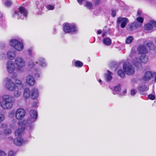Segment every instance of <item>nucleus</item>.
Here are the masks:
<instances>
[{
    "label": "nucleus",
    "instance_id": "bb28decb",
    "mask_svg": "<svg viewBox=\"0 0 156 156\" xmlns=\"http://www.w3.org/2000/svg\"><path fill=\"white\" fill-rule=\"evenodd\" d=\"M118 75L121 77L123 78L125 76V73L122 69H119L117 72Z\"/></svg>",
    "mask_w": 156,
    "mask_h": 156
},
{
    "label": "nucleus",
    "instance_id": "de8ad7c7",
    "mask_svg": "<svg viewBox=\"0 0 156 156\" xmlns=\"http://www.w3.org/2000/svg\"><path fill=\"white\" fill-rule=\"evenodd\" d=\"M116 15V12L115 11L112 10V17H114Z\"/></svg>",
    "mask_w": 156,
    "mask_h": 156
},
{
    "label": "nucleus",
    "instance_id": "79ce46f5",
    "mask_svg": "<svg viewBox=\"0 0 156 156\" xmlns=\"http://www.w3.org/2000/svg\"><path fill=\"white\" fill-rule=\"evenodd\" d=\"M47 8L49 10H52L54 9V7L53 5H48L47 6Z\"/></svg>",
    "mask_w": 156,
    "mask_h": 156
},
{
    "label": "nucleus",
    "instance_id": "4468645a",
    "mask_svg": "<svg viewBox=\"0 0 156 156\" xmlns=\"http://www.w3.org/2000/svg\"><path fill=\"white\" fill-rule=\"evenodd\" d=\"M6 68L8 73H12L15 69V66L13 62L11 61H8L6 64Z\"/></svg>",
    "mask_w": 156,
    "mask_h": 156
},
{
    "label": "nucleus",
    "instance_id": "4c0bfd02",
    "mask_svg": "<svg viewBox=\"0 0 156 156\" xmlns=\"http://www.w3.org/2000/svg\"><path fill=\"white\" fill-rule=\"evenodd\" d=\"M15 112L13 110L11 111L9 113V117L12 118L15 116Z\"/></svg>",
    "mask_w": 156,
    "mask_h": 156
},
{
    "label": "nucleus",
    "instance_id": "338daca9",
    "mask_svg": "<svg viewBox=\"0 0 156 156\" xmlns=\"http://www.w3.org/2000/svg\"><path fill=\"white\" fill-rule=\"evenodd\" d=\"M113 94H115V93H114Z\"/></svg>",
    "mask_w": 156,
    "mask_h": 156
},
{
    "label": "nucleus",
    "instance_id": "8fccbe9b",
    "mask_svg": "<svg viewBox=\"0 0 156 156\" xmlns=\"http://www.w3.org/2000/svg\"><path fill=\"white\" fill-rule=\"evenodd\" d=\"M126 93V90H123V93H121L120 94L121 95H123L125 94Z\"/></svg>",
    "mask_w": 156,
    "mask_h": 156
},
{
    "label": "nucleus",
    "instance_id": "864d4df0",
    "mask_svg": "<svg viewBox=\"0 0 156 156\" xmlns=\"http://www.w3.org/2000/svg\"><path fill=\"white\" fill-rule=\"evenodd\" d=\"M141 12L140 11H138L137 12V15L140 16L141 15Z\"/></svg>",
    "mask_w": 156,
    "mask_h": 156
},
{
    "label": "nucleus",
    "instance_id": "3c124183",
    "mask_svg": "<svg viewBox=\"0 0 156 156\" xmlns=\"http://www.w3.org/2000/svg\"><path fill=\"white\" fill-rule=\"evenodd\" d=\"M1 126L4 128L7 127V125L5 124H2L1 125Z\"/></svg>",
    "mask_w": 156,
    "mask_h": 156
},
{
    "label": "nucleus",
    "instance_id": "393cba45",
    "mask_svg": "<svg viewBox=\"0 0 156 156\" xmlns=\"http://www.w3.org/2000/svg\"><path fill=\"white\" fill-rule=\"evenodd\" d=\"M148 87L145 85H142L139 86L138 90L141 92H144L148 90Z\"/></svg>",
    "mask_w": 156,
    "mask_h": 156
},
{
    "label": "nucleus",
    "instance_id": "680f3d73",
    "mask_svg": "<svg viewBox=\"0 0 156 156\" xmlns=\"http://www.w3.org/2000/svg\"><path fill=\"white\" fill-rule=\"evenodd\" d=\"M12 137H10V138H9V139L10 140H12Z\"/></svg>",
    "mask_w": 156,
    "mask_h": 156
},
{
    "label": "nucleus",
    "instance_id": "f704fd0d",
    "mask_svg": "<svg viewBox=\"0 0 156 156\" xmlns=\"http://www.w3.org/2000/svg\"><path fill=\"white\" fill-rule=\"evenodd\" d=\"M136 53L135 49L133 48L131 50L130 56L131 57H133L135 56Z\"/></svg>",
    "mask_w": 156,
    "mask_h": 156
},
{
    "label": "nucleus",
    "instance_id": "20e7f679",
    "mask_svg": "<svg viewBox=\"0 0 156 156\" xmlns=\"http://www.w3.org/2000/svg\"><path fill=\"white\" fill-rule=\"evenodd\" d=\"M29 114L30 117V119L28 120H24L27 121V124H28V126L30 129H33L34 127L33 123L36 120L37 117V112L34 110H31L30 111Z\"/></svg>",
    "mask_w": 156,
    "mask_h": 156
},
{
    "label": "nucleus",
    "instance_id": "0e129e2a",
    "mask_svg": "<svg viewBox=\"0 0 156 156\" xmlns=\"http://www.w3.org/2000/svg\"><path fill=\"white\" fill-rule=\"evenodd\" d=\"M150 44L151 46L153 45L152 44Z\"/></svg>",
    "mask_w": 156,
    "mask_h": 156
},
{
    "label": "nucleus",
    "instance_id": "49530a36",
    "mask_svg": "<svg viewBox=\"0 0 156 156\" xmlns=\"http://www.w3.org/2000/svg\"><path fill=\"white\" fill-rule=\"evenodd\" d=\"M37 101H34L32 104V106L33 107H36L37 106Z\"/></svg>",
    "mask_w": 156,
    "mask_h": 156
},
{
    "label": "nucleus",
    "instance_id": "473e14b6",
    "mask_svg": "<svg viewBox=\"0 0 156 156\" xmlns=\"http://www.w3.org/2000/svg\"><path fill=\"white\" fill-rule=\"evenodd\" d=\"M21 92L19 90H16L14 93V96L15 97L18 98L21 95Z\"/></svg>",
    "mask_w": 156,
    "mask_h": 156
},
{
    "label": "nucleus",
    "instance_id": "423d86ee",
    "mask_svg": "<svg viewBox=\"0 0 156 156\" xmlns=\"http://www.w3.org/2000/svg\"><path fill=\"white\" fill-rule=\"evenodd\" d=\"M27 12L26 10L23 7H20L19 8V12L15 11L13 14V16L15 17L16 16H17L18 19H23L24 17H26L27 16Z\"/></svg>",
    "mask_w": 156,
    "mask_h": 156
},
{
    "label": "nucleus",
    "instance_id": "f03ea898",
    "mask_svg": "<svg viewBox=\"0 0 156 156\" xmlns=\"http://www.w3.org/2000/svg\"><path fill=\"white\" fill-rule=\"evenodd\" d=\"M2 100L0 102L1 107L4 109H9L12 108L14 102L13 97L9 95H5L2 97Z\"/></svg>",
    "mask_w": 156,
    "mask_h": 156
},
{
    "label": "nucleus",
    "instance_id": "58836bf2",
    "mask_svg": "<svg viewBox=\"0 0 156 156\" xmlns=\"http://www.w3.org/2000/svg\"><path fill=\"white\" fill-rule=\"evenodd\" d=\"M5 119V117L4 115L0 114V122H3Z\"/></svg>",
    "mask_w": 156,
    "mask_h": 156
},
{
    "label": "nucleus",
    "instance_id": "a19ab883",
    "mask_svg": "<svg viewBox=\"0 0 156 156\" xmlns=\"http://www.w3.org/2000/svg\"><path fill=\"white\" fill-rule=\"evenodd\" d=\"M150 23L151 25H152V28L153 27H156V22L154 21L151 20L150 22Z\"/></svg>",
    "mask_w": 156,
    "mask_h": 156
},
{
    "label": "nucleus",
    "instance_id": "f257e3e1",
    "mask_svg": "<svg viewBox=\"0 0 156 156\" xmlns=\"http://www.w3.org/2000/svg\"><path fill=\"white\" fill-rule=\"evenodd\" d=\"M5 87L9 90L13 91L16 89V87L18 89L23 87V85L21 82L19 80H16V84L10 78H6L4 80Z\"/></svg>",
    "mask_w": 156,
    "mask_h": 156
},
{
    "label": "nucleus",
    "instance_id": "6ab92c4d",
    "mask_svg": "<svg viewBox=\"0 0 156 156\" xmlns=\"http://www.w3.org/2000/svg\"><path fill=\"white\" fill-rule=\"evenodd\" d=\"M31 96L33 99L37 98L39 96V91L37 89L33 88L31 91Z\"/></svg>",
    "mask_w": 156,
    "mask_h": 156
},
{
    "label": "nucleus",
    "instance_id": "603ef678",
    "mask_svg": "<svg viewBox=\"0 0 156 156\" xmlns=\"http://www.w3.org/2000/svg\"><path fill=\"white\" fill-rule=\"evenodd\" d=\"M139 24L137 22H136V24L134 25V26H135V29L137 27L139 26Z\"/></svg>",
    "mask_w": 156,
    "mask_h": 156
},
{
    "label": "nucleus",
    "instance_id": "c9c22d12",
    "mask_svg": "<svg viewBox=\"0 0 156 156\" xmlns=\"http://www.w3.org/2000/svg\"><path fill=\"white\" fill-rule=\"evenodd\" d=\"M136 24V22H134L131 23L129 25V28L133 30L135 29V26H134Z\"/></svg>",
    "mask_w": 156,
    "mask_h": 156
},
{
    "label": "nucleus",
    "instance_id": "c85d7f7f",
    "mask_svg": "<svg viewBox=\"0 0 156 156\" xmlns=\"http://www.w3.org/2000/svg\"><path fill=\"white\" fill-rule=\"evenodd\" d=\"M133 40V37L132 36H129L126 39V43L127 44L130 43Z\"/></svg>",
    "mask_w": 156,
    "mask_h": 156
},
{
    "label": "nucleus",
    "instance_id": "5fc2aeb1",
    "mask_svg": "<svg viewBox=\"0 0 156 156\" xmlns=\"http://www.w3.org/2000/svg\"><path fill=\"white\" fill-rule=\"evenodd\" d=\"M99 3V0H95V4L96 5L98 4Z\"/></svg>",
    "mask_w": 156,
    "mask_h": 156
},
{
    "label": "nucleus",
    "instance_id": "e2e57ef3",
    "mask_svg": "<svg viewBox=\"0 0 156 156\" xmlns=\"http://www.w3.org/2000/svg\"><path fill=\"white\" fill-rule=\"evenodd\" d=\"M99 83H101V80H100L99 81Z\"/></svg>",
    "mask_w": 156,
    "mask_h": 156
},
{
    "label": "nucleus",
    "instance_id": "7ed1b4c3",
    "mask_svg": "<svg viewBox=\"0 0 156 156\" xmlns=\"http://www.w3.org/2000/svg\"><path fill=\"white\" fill-rule=\"evenodd\" d=\"M27 121L24 120L23 121H21L18 122V125L21 127L20 128H19L16 129L15 131V134L16 136H21L23 133V130L27 128V129L29 131V133H30L33 129H30L29 127L28 126V124H27Z\"/></svg>",
    "mask_w": 156,
    "mask_h": 156
},
{
    "label": "nucleus",
    "instance_id": "c756f323",
    "mask_svg": "<svg viewBox=\"0 0 156 156\" xmlns=\"http://www.w3.org/2000/svg\"><path fill=\"white\" fill-rule=\"evenodd\" d=\"M121 85L120 84H119L117 86H115L114 88V90L117 92L118 94H119V93L120 92L121 90Z\"/></svg>",
    "mask_w": 156,
    "mask_h": 156
},
{
    "label": "nucleus",
    "instance_id": "f8f14e48",
    "mask_svg": "<svg viewBox=\"0 0 156 156\" xmlns=\"http://www.w3.org/2000/svg\"><path fill=\"white\" fill-rule=\"evenodd\" d=\"M25 112L22 108H20L17 110L15 112V116L16 119L21 120L25 116Z\"/></svg>",
    "mask_w": 156,
    "mask_h": 156
},
{
    "label": "nucleus",
    "instance_id": "2f4dec72",
    "mask_svg": "<svg viewBox=\"0 0 156 156\" xmlns=\"http://www.w3.org/2000/svg\"><path fill=\"white\" fill-rule=\"evenodd\" d=\"M12 132V131L11 129L7 128L4 131V133L5 135H8L10 134Z\"/></svg>",
    "mask_w": 156,
    "mask_h": 156
},
{
    "label": "nucleus",
    "instance_id": "7c9ffc66",
    "mask_svg": "<svg viewBox=\"0 0 156 156\" xmlns=\"http://www.w3.org/2000/svg\"><path fill=\"white\" fill-rule=\"evenodd\" d=\"M74 64L76 67H80L83 66V63L79 61H77L75 62Z\"/></svg>",
    "mask_w": 156,
    "mask_h": 156
},
{
    "label": "nucleus",
    "instance_id": "f3484780",
    "mask_svg": "<svg viewBox=\"0 0 156 156\" xmlns=\"http://www.w3.org/2000/svg\"><path fill=\"white\" fill-rule=\"evenodd\" d=\"M26 140H23L20 137H17L15 139L13 140L14 144L17 146H21L23 144H25L27 142Z\"/></svg>",
    "mask_w": 156,
    "mask_h": 156
},
{
    "label": "nucleus",
    "instance_id": "4d7b16f0",
    "mask_svg": "<svg viewBox=\"0 0 156 156\" xmlns=\"http://www.w3.org/2000/svg\"><path fill=\"white\" fill-rule=\"evenodd\" d=\"M106 33H107L105 32H103L102 35V36L103 37H104L105 36V34Z\"/></svg>",
    "mask_w": 156,
    "mask_h": 156
},
{
    "label": "nucleus",
    "instance_id": "bf43d9fd",
    "mask_svg": "<svg viewBox=\"0 0 156 156\" xmlns=\"http://www.w3.org/2000/svg\"><path fill=\"white\" fill-rule=\"evenodd\" d=\"M2 14L0 13V18L2 17Z\"/></svg>",
    "mask_w": 156,
    "mask_h": 156
},
{
    "label": "nucleus",
    "instance_id": "6e6d98bb",
    "mask_svg": "<svg viewBox=\"0 0 156 156\" xmlns=\"http://www.w3.org/2000/svg\"><path fill=\"white\" fill-rule=\"evenodd\" d=\"M101 30H98L97 31V33L98 34H100L101 33Z\"/></svg>",
    "mask_w": 156,
    "mask_h": 156
},
{
    "label": "nucleus",
    "instance_id": "dca6fc26",
    "mask_svg": "<svg viewBox=\"0 0 156 156\" xmlns=\"http://www.w3.org/2000/svg\"><path fill=\"white\" fill-rule=\"evenodd\" d=\"M152 76V72L150 71H147L144 74L141 79V80L143 82L148 81L151 79Z\"/></svg>",
    "mask_w": 156,
    "mask_h": 156
},
{
    "label": "nucleus",
    "instance_id": "a18cd8bd",
    "mask_svg": "<svg viewBox=\"0 0 156 156\" xmlns=\"http://www.w3.org/2000/svg\"><path fill=\"white\" fill-rule=\"evenodd\" d=\"M136 91L134 89H133L131 90V95H134L136 93Z\"/></svg>",
    "mask_w": 156,
    "mask_h": 156
},
{
    "label": "nucleus",
    "instance_id": "aec40b11",
    "mask_svg": "<svg viewBox=\"0 0 156 156\" xmlns=\"http://www.w3.org/2000/svg\"><path fill=\"white\" fill-rule=\"evenodd\" d=\"M7 58L10 59H14L16 56V52L14 51H9L7 53Z\"/></svg>",
    "mask_w": 156,
    "mask_h": 156
},
{
    "label": "nucleus",
    "instance_id": "cd10ccee",
    "mask_svg": "<svg viewBox=\"0 0 156 156\" xmlns=\"http://www.w3.org/2000/svg\"><path fill=\"white\" fill-rule=\"evenodd\" d=\"M152 25H151L150 23L146 24L145 25V30H150L152 29Z\"/></svg>",
    "mask_w": 156,
    "mask_h": 156
},
{
    "label": "nucleus",
    "instance_id": "ddd939ff",
    "mask_svg": "<svg viewBox=\"0 0 156 156\" xmlns=\"http://www.w3.org/2000/svg\"><path fill=\"white\" fill-rule=\"evenodd\" d=\"M117 22L118 23H121L120 26L122 28H124L127 24L129 22V20L127 18L119 17L117 18Z\"/></svg>",
    "mask_w": 156,
    "mask_h": 156
},
{
    "label": "nucleus",
    "instance_id": "9d476101",
    "mask_svg": "<svg viewBox=\"0 0 156 156\" xmlns=\"http://www.w3.org/2000/svg\"><path fill=\"white\" fill-rule=\"evenodd\" d=\"M38 62H30L29 63V65L30 68H34L36 66V64L38 63L40 64V65L42 67H45L47 65L44 59L42 58H40L38 59Z\"/></svg>",
    "mask_w": 156,
    "mask_h": 156
},
{
    "label": "nucleus",
    "instance_id": "09e8293b",
    "mask_svg": "<svg viewBox=\"0 0 156 156\" xmlns=\"http://www.w3.org/2000/svg\"><path fill=\"white\" fill-rule=\"evenodd\" d=\"M8 156H14V154L13 151H10L9 154Z\"/></svg>",
    "mask_w": 156,
    "mask_h": 156
},
{
    "label": "nucleus",
    "instance_id": "ea45409f",
    "mask_svg": "<svg viewBox=\"0 0 156 156\" xmlns=\"http://www.w3.org/2000/svg\"><path fill=\"white\" fill-rule=\"evenodd\" d=\"M136 20L137 21L140 22L141 23H143L144 21L143 18L141 17H138L137 18Z\"/></svg>",
    "mask_w": 156,
    "mask_h": 156
},
{
    "label": "nucleus",
    "instance_id": "052dcab7",
    "mask_svg": "<svg viewBox=\"0 0 156 156\" xmlns=\"http://www.w3.org/2000/svg\"><path fill=\"white\" fill-rule=\"evenodd\" d=\"M154 81L155 82H156V75L154 79Z\"/></svg>",
    "mask_w": 156,
    "mask_h": 156
},
{
    "label": "nucleus",
    "instance_id": "2eb2a0df",
    "mask_svg": "<svg viewBox=\"0 0 156 156\" xmlns=\"http://www.w3.org/2000/svg\"><path fill=\"white\" fill-rule=\"evenodd\" d=\"M26 80L27 84L30 86H33L36 83V81L34 77L30 75L26 76Z\"/></svg>",
    "mask_w": 156,
    "mask_h": 156
},
{
    "label": "nucleus",
    "instance_id": "412c9836",
    "mask_svg": "<svg viewBox=\"0 0 156 156\" xmlns=\"http://www.w3.org/2000/svg\"><path fill=\"white\" fill-rule=\"evenodd\" d=\"M30 94V89L28 88H25L24 90L23 93V96L25 99L28 98Z\"/></svg>",
    "mask_w": 156,
    "mask_h": 156
},
{
    "label": "nucleus",
    "instance_id": "69168bd1",
    "mask_svg": "<svg viewBox=\"0 0 156 156\" xmlns=\"http://www.w3.org/2000/svg\"><path fill=\"white\" fill-rule=\"evenodd\" d=\"M31 136H30V138H31Z\"/></svg>",
    "mask_w": 156,
    "mask_h": 156
},
{
    "label": "nucleus",
    "instance_id": "c03bdc74",
    "mask_svg": "<svg viewBox=\"0 0 156 156\" xmlns=\"http://www.w3.org/2000/svg\"><path fill=\"white\" fill-rule=\"evenodd\" d=\"M5 152L0 149V156H6Z\"/></svg>",
    "mask_w": 156,
    "mask_h": 156
},
{
    "label": "nucleus",
    "instance_id": "1a4fd4ad",
    "mask_svg": "<svg viewBox=\"0 0 156 156\" xmlns=\"http://www.w3.org/2000/svg\"><path fill=\"white\" fill-rule=\"evenodd\" d=\"M148 61V58L146 55H141L139 59L135 58L133 60V63L136 66L140 64V62L145 63Z\"/></svg>",
    "mask_w": 156,
    "mask_h": 156
},
{
    "label": "nucleus",
    "instance_id": "5701e85b",
    "mask_svg": "<svg viewBox=\"0 0 156 156\" xmlns=\"http://www.w3.org/2000/svg\"><path fill=\"white\" fill-rule=\"evenodd\" d=\"M41 73V71L40 69H35L34 72V74L35 77L36 78H39L40 77Z\"/></svg>",
    "mask_w": 156,
    "mask_h": 156
},
{
    "label": "nucleus",
    "instance_id": "4be33fe9",
    "mask_svg": "<svg viewBox=\"0 0 156 156\" xmlns=\"http://www.w3.org/2000/svg\"><path fill=\"white\" fill-rule=\"evenodd\" d=\"M103 42L106 45L108 46L111 44L112 40L110 38L106 37L103 39Z\"/></svg>",
    "mask_w": 156,
    "mask_h": 156
},
{
    "label": "nucleus",
    "instance_id": "6e6552de",
    "mask_svg": "<svg viewBox=\"0 0 156 156\" xmlns=\"http://www.w3.org/2000/svg\"><path fill=\"white\" fill-rule=\"evenodd\" d=\"M63 29L66 33H76L77 32V29L75 26L68 23L64 24Z\"/></svg>",
    "mask_w": 156,
    "mask_h": 156
},
{
    "label": "nucleus",
    "instance_id": "72a5a7b5",
    "mask_svg": "<svg viewBox=\"0 0 156 156\" xmlns=\"http://www.w3.org/2000/svg\"><path fill=\"white\" fill-rule=\"evenodd\" d=\"M29 55L31 56H32L34 55V53H33V48H30L27 50Z\"/></svg>",
    "mask_w": 156,
    "mask_h": 156
},
{
    "label": "nucleus",
    "instance_id": "39448f33",
    "mask_svg": "<svg viewBox=\"0 0 156 156\" xmlns=\"http://www.w3.org/2000/svg\"><path fill=\"white\" fill-rule=\"evenodd\" d=\"M123 67L124 71L127 75L131 76L134 74L135 72L134 68L130 63L125 62Z\"/></svg>",
    "mask_w": 156,
    "mask_h": 156
},
{
    "label": "nucleus",
    "instance_id": "a878e982",
    "mask_svg": "<svg viewBox=\"0 0 156 156\" xmlns=\"http://www.w3.org/2000/svg\"><path fill=\"white\" fill-rule=\"evenodd\" d=\"M12 4V2L11 0H5L4 2L5 5L7 7L10 6Z\"/></svg>",
    "mask_w": 156,
    "mask_h": 156
},
{
    "label": "nucleus",
    "instance_id": "37998d69",
    "mask_svg": "<svg viewBox=\"0 0 156 156\" xmlns=\"http://www.w3.org/2000/svg\"><path fill=\"white\" fill-rule=\"evenodd\" d=\"M148 98L151 100H154L155 99V96L152 94H149L148 96Z\"/></svg>",
    "mask_w": 156,
    "mask_h": 156
},
{
    "label": "nucleus",
    "instance_id": "e433bc0d",
    "mask_svg": "<svg viewBox=\"0 0 156 156\" xmlns=\"http://www.w3.org/2000/svg\"><path fill=\"white\" fill-rule=\"evenodd\" d=\"M86 6L87 8L90 9L92 8V5L90 2H87L86 3Z\"/></svg>",
    "mask_w": 156,
    "mask_h": 156
},
{
    "label": "nucleus",
    "instance_id": "a211bd4d",
    "mask_svg": "<svg viewBox=\"0 0 156 156\" xmlns=\"http://www.w3.org/2000/svg\"><path fill=\"white\" fill-rule=\"evenodd\" d=\"M137 51L140 54H145L148 52L146 46L143 45H140L138 46L137 48Z\"/></svg>",
    "mask_w": 156,
    "mask_h": 156
},
{
    "label": "nucleus",
    "instance_id": "13d9d810",
    "mask_svg": "<svg viewBox=\"0 0 156 156\" xmlns=\"http://www.w3.org/2000/svg\"><path fill=\"white\" fill-rule=\"evenodd\" d=\"M16 122V119H14L12 121V122L14 123H15Z\"/></svg>",
    "mask_w": 156,
    "mask_h": 156
},
{
    "label": "nucleus",
    "instance_id": "b1692460",
    "mask_svg": "<svg viewBox=\"0 0 156 156\" xmlns=\"http://www.w3.org/2000/svg\"><path fill=\"white\" fill-rule=\"evenodd\" d=\"M112 73L109 71H107V73L105 75V78L107 81H109L112 80Z\"/></svg>",
    "mask_w": 156,
    "mask_h": 156
},
{
    "label": "nucleus",
    "instance_id": "0eeeda50",
    "mask_svg": "<svg viewBox=\"0 0 156 156\" xmlns=\"http://www.w3.org/2000/svg\"><path fill=\"white\" fill-rule=\"evenodd\" d=\"M10 44L18 51H21L23 49V45L22 43L16 39H12L10 41Z\"/></svg>",
    "mask_w": 156,
    "mask_h": 156
},
{
    "label": "nucleus",
    "instance_id": "9b49d317",
    "mask_svg": "<svg viewBox=\"0 0 156 156\" xmlns=\"http://www.w3.org/2000/svg\"><path fill=\"white\" fill-rule=\"evenodd\" d=\"M15 64L17 67L18 70H21V68L25 66V62L21 57H17L15 60Z\"/></svg>",
    "mask_w": 156,
    "mask_h": 156
}]
</instances>
